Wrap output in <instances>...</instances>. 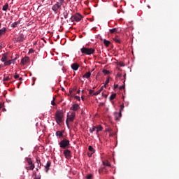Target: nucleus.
<instances>
[{
	"mask_svg": "<svg viewBox=\"0 0 179 179\" xmlns=\"http://www.w3.org/2000/svg\"><path fill=\"white\" fill-rule=\"evenodd\" d=\"M55 117L57 124L60 125L61 123H62V118H64V113H62V110H57Z\"/></svg>",
	"mask_w": 179,
	"mask_h": 179,
	"instance_id": "nucleus-1",
	"label": "nucleus"
},
{
	"mask_svg": "<svg viewBox=\"0 0 179 179\" xmlns=\"http://www.w3.org/2000/svg\"><path fill=\"white\" fill-rule=\"evenodd\" d=\"M62 5H64L62 4V3H60L59 1H57L56 3H55L52 6V10H53L54 13L57 15V13H58V12L61 10Z\"/></svg>",
	"mask_w": 179,
	"mask_h": 179,
	"instance_id": "nucleus-2",
	"label": "nucleus"
},
{
	"mask_svg": "<svg viewBox=\"0 0 179 179\" xmlns=\"http://www.w3.org/2000/svg\"><path fill=\"white\" fill-rule=\"evenodd\" d=\"M82 54H85V55H92V54H94V49L93 48H87L83 47L80 49Z\"/></svg>",
	"mask_w": 179,
	"mask_h": 179,
	"instance_id": "nucleus-3",
	"label": "nucleus"
},
{
	"mask_svg": "<svg viewBox=\"0 0 179 179\" xmlns=\"http://www.w3.org/2000/svg\"><path fill=\"white\" fill-rule=\"evenodd\" d=\"M83 19V16L80 13H76L71 17L70 20L71 22H80Z\"/></svg>",
	"mask_w": 179,
	"mask_h": 179,
	"instance_id": "nucleus-4",
	"label": "nucleus"
},
{
	"mask_svg": "<svg viewBox=\"0 0 179 179\" xmlns=\"http://www.w3.org/2000/svg\"><path fill=\"white\" fill-rule=\"evenodd\" d=\"M69 143H70L69 140L64 138L62 141H61L59 143V145L62 149H66V148L69 146Z\"/></svg>",
	"mask_w": 179,
	"mask_h": 179,
	"instance_id": "nucleus-5",
	"label": "nucleus"
},
{
	"mask_svg": "<svg viewBox=\"0 0 179 179\" xmlns=\"http://www.w3.org/2000/svg\"><path fill=\"white\" fill-rule=\"evenodd\" d=\"M76 115V114L73 112L71 113L70 115H67V119L66 120V125H68V121H69L70 122H73V121L75 120Z\"/></svg>",
	"mask_w": 179,
	"mask_h": 179,
	"instance_id": "nucleus-6",
	"label": "nucleus"
},
{
	"mask_svg": "<svg viewBox=\"0 0 179 179\" xmlns=\"http://www.w3.org/2000/svg\"><path fill=\"white\" fill-rule=\"evenodd\" d=\"M64 155L66 159H71V157H72V155L71 154V150H65L64 151Z\"/></svg>",
	"mask_w": 179,
	"mask_h": 179,
	"instance_id": "nucleus-7",
	"label": "nucleus"
},
{
	"mask_svg": "<svg viewBox=\"0 0 179 179\" xmlns=\"http://www.w3.org/2000/svg\"><path fill=\"white\" fill-rule=\"evenodd\" d=\"M121 28H113L109 30L111 34H114V33H121Z\"/></svg>",
	"mask_w": 179,
	"mask_h": 179,
	"instance_id": "nucleus-8",
	"label": "nucleus"
},
{
	"mask_svg": "<svg viewBox=\"0 0 179 179\" xmlns=\"http://www.w3.org/2000/svg\"><path fill=\"white\" fill-rule=\"evenodd\" d=\"M17 43H22L24 41V35L23 34H21L16 39Z\"/></svg>",
	"mask_w": 179,
	"mask_h": 179,
	"instance_id": "nucleus-9",
	"label": "nucleus"
},
{
	"mask_svg": "<svg viewBox=\"0 0 179 179\" xmlns=\"http://www.w3.org/2000/svg\"><path fill=\"white\" fill-rule=\"evenodd\" d=\"M29 61H30V58H29V57H24L21 59V64H22V65H26Z\"/></svg>",
	"mask_w": 179,
	"mask_h": 179,
	"instance_id": "nucleus-10",
	"label": "nucleus"
},
{
	"mask_svg": "<svg viewBox=\"0 0 179 179\" xmlns=\"http://www.w3.org/2000/svg\"><path fill=\"white\" fill-rule=\"evenodd\" d=\"M45 167V173H48V171L50 170V167H51V162L48 161L46 164L44 166Z\"/></svg>",
	"mask_w": 179,
	"mask_h": 179,
	"instance_id": "nucleus-11",
	"label": "nucleus"
},
{
	"mask_svg": "<svg viewBox=\"0 0 179 179\" xmlns=\"http://www.w3.org/2000/svg\"><path fill=\"white\" fill-rule=\"evenodd\" d=\"M11 64H15V59L6 60L4 62V66H9Z\"/></svg>",
	"mask_w": 179,
	"mask_h": 179,
	"instance_id": "nucleus-12",
	"label": "nucleus"
},
{
	"mask_svg": "<svg viewBox=\"0 0 179 179\" xmlns=\"http://www.w3.org/2000/svg\"><path fill=\"white\" fill-rule=\"evenodd\" d=\"M80 108L79 104L76 103L73 104L70 110H72L73 111H78V109Z\"/></svg>",
	"mask_w": 179,
	"mask_h": 179,
	"instance_id": "nucleus-13",
	"label": "nucleus"
},
{
	"mask_svg": "<svg viewBox=\"0 0 179 179\" xmlns=\"http://www.w3.org/2000/svg\"><path fill=\"white\" fill-rule=\"evenodd\" d=\"M55 135H56L57 138H58V139H59L60 138H62V136H64V131H56Z\"/></svg>",
	"mask_w": 179,
	"mask_h": 179,
	"instance_id": "nucleus-14",
	"label": "nucleus"
},
{
	"mask_svg": "<svg viewBox=\"0 0 179 179\" xmlns=\"http://www.w3.org/2000/svg\"><path fill=\"white\" fill-rule=\"evenodd\" d=\"M7 59H8V52H6L2 55L1 61V62H5Z\"/></svg>",
	"mask_w": 179,
	"mask_h": 179,
	"instance_id": "nucleus-15",
	"label": "nucleus"
},
{
	"mask_svg": "<svg viewBox=\"0 0 179 179\" xmlns=\"http://www.w3.org/2000/svg\"><path fill=\"white\" fill-rule=\"evenodd\" d=\"M71 69H73V71H78V69H79V65L76 63H73L71 64Z\"/></svg>",
	"mask_w": 179,
	"mask_h": 179,
	"instance_id": "nucleus-16",
	"label": "nucleus"
},
{
	"mask_svg": "<svg viewBox=\"0 0 179 179\" xmlns=\"http://www.w3.org/2000/svg\"><path fill=\"white\" fill-rule=\"evenodd\" d=\"M122 110H120V113H115V118L116 121H118V117H117V115H118L119 118H121L122 117V113H121Z\"/></svg>",
	"mask_w": 179,
	"mask_h": 179,
	"instance_id": "nucleus-17",
	"label": "nucleus"
},
{
	"mask_svg": "<svg viewBox=\"0 0 179 179\" xmlns=\"http://www.w3.org/2000/svg\"><path fill=\"white\" fill-rule=\"evenodd\" d=\"M103 166H107V167H111V164L108 160L103 161L102 162Z\"/></svg>",
	"mask_w": 179,
	"mask_h": 179,
	"instance_id": "nucleus-18",
	"label": "nucleus"
},
{
	"mask_svg": "<svg viewBox=\"0 0 179 179\" xmlns=\"http://www.w3.org/2000/svg\"><path fill=\"white\" fill-rule=\"evenodd\" d=\"M34 167H35L34 164H31L29 166H26L25 169L26 170H27V171H29V170H34Z\"/></svg>",
	"mask_w": 179,
	"mask_h": 179,
	"instance_id": "nucleus-19",
	"label": "nucleus"
},
{
	"mask_svg": "<svg viewBox=\"0 0 179 179\" xmlns=\"http://www.w3.org/2000/svg\"><path fill=\"white\" fill-rule=\"evenodd\" d=\"M95 128L96 129V135L99 134V132H100V131H103V127H101V125H98L95 127Z\"/></svg>",
	"mask_w": 179,
	"mask_h": 179,
	"instance_id": "nucleus-20",
	"label": "nucleus"
},
{
	"mask_svg": "<svg viewBox=\"0 0 179 179\" xmlns=\"http://www.w3.org/2000/svg\"><path fill=\"white\" fill-rule=\"evenodd\" d=\"M17 24H20V21H17V22H13V23L11 24V27H13V29H15V27H17Z\"/></svg>",
	"mask_w": 179,
	"mask_h": 179,
	"instance_id": "nucleus-21",
	"label": "nucleus"
},
{
	"mask_svg": "<svg viewBox=\"0 0 179 179\" xmlns=\"http://www.w3.org/2000/svg\"><path fill=\"white\" fill-rule=\"evenodd\" d=\"M91 75H92V73H90V71L87 72L86 73H85L83 75V78H85L86 79H89V78H90Z\"/></svg>",
	"mask_w": 179,
	"mask_h": 179,
	"instance_id": "nucleus-22",
	"label": "nucleus"
},
{
	"mask_svg": "<svg viewBox=\"0 0 179 179\" xmlns=\"http://www.w3.org/2000/svg\"><path fill=\"white\" fill-rule=\"evenodd\" d=\"M25 160L29 164V166H30L31 164H33V161H31V158L26 157Z\"/></svg>",
	"mask_w": 179,
	"mask_h": 179,
	"instance_id": "nucleus-23",
	"label": "nucleus"
},
{
	"mask_svg": "<svg viewBox=\"0 0 179 179\" xmlns=\"http://www.w3.org/2000/svg\"><path fill=\"white\" fill-rule=\"evenodd\" d=\"M6 33V28L3 27V29H0V36L5 34Z\"/></svg>",
	"mask_w": 179,
	"mask_h": 179,
	"instance_id": "nucleus-24",
	"label": "nucleus"
},
{
	"mask_svg": "<svg viewBox=\"0 0 179 179\" xmlns=\"http://www.w3.org/2000/svg\"><path fill=\"white\" fill-rule=\"evenodd\" d=\"M8 8H9V4L6 3L2 8V10H4V12H6L8 10Z\"/></svg>",
	"mask_w": 179,
	"mask_h": 179,
	"instance_id": "nucleus-25",
	"label": "nucleus"
},
{
	"mask_svg": "<svg viewBox=\"0 0 179 179\" xmlns=\"http://www.w3.org/2000/svg\"><path fill=\"white\" fill-rule=\"evenodd\" d=\"M110 41H108L106 39H103V44L106 45V47H108L110 45Z\"/></svg>",
	"mask_w": 179,
	"mask_h": 179,
	"instance_id": "nucleus-26",
	"label": "nucleus"
},
{
	"mask_svg": "<svg viewBox=\"0 0 179 179\" xmlns=\"http://www.w3.org/2000/svg\"><path fill=\"white\" fill-rule=\"evenodd\" d=\"M117 96V94H112L110 97H109V100H110V101L112 100H114L115 99V96Z\"/></svg>",
	"mask_w": 179,
	"mask_h": 179,
	"instance_id": "nucleus-27",
	"label": "nucleus"
},
{
	"mask_svg": "<svg viewBox=\"0 0 179 179\" xmlns=\"http://www.w3.org/2000/svg\"><path fill=\"white\" fill-rule=\"evenodd\" d=\"M69 12H68V11H64V12L63 13V16H64V19H68V15H69Z\"/></svg>",
	"mask_w": 179,
	"mask_h": 179,
	"instance_id": "nucleus-28",
	"label": "nucleus"
},
{
	"mask_svg": "<svg viewBox=\"0 0 179 179\" xmlns=\"http://www.w3.org/2000/svg\"><path fill=\"white\" fill-rule=\"evenodd\" d=\"M88 150H90V152H92V153H94V152H96V150H94V148H93L92 145H89Z\"/></svg>",
	"mask_w": 179,
	"mask_h": 179,
	"instance_id": "nucleus-29",
	"label": "nucleus"
},
{
	"mask_svg": "<svg viewBox=\"0 0 179 179\" xmlns=\"http://www.w3.org/2000/svg\"><path fill=\"white\" fill-rule=\"evenodd\" d=\"M103 73H104V75H109L110 74V71L107 69H103L102 71Z\"/></svg>",
	"mask_w": 179,
	"mask_h": 179,
	"instance_id": "nucleus-30",
	"label": "nucleus"
},
{
	"mask_svg": "<svg viewBox=\"0 0 179 179\" xmlns=\"http://www.w3.org/2000/svg\"><path fill=\"white\" fill-rule=\"evenodd\" d=\"M100 93H101V90H99L96 92H94L93 96H97V95L100 94Z\"/></svg>",
	"mask_w": 179,
	"mask_h": 179,
	"instance_id": "nucleus-31",
	"label": "nucleus"
},
{
	"mask_svg": "<svg viewBox=\"0 0 179 179\" xmlns=\"http://www.w3.org/2000/svg\"><path fill=\"white\" fill-rule=\"evenodd\" d=\"M36 163L38 164V167H41V162L40 161V159H36Z\"/></svg>",
	"mask_w": 179,
	"mask_h": 179,
	"instance_id": "nucleus-32",
	"label": "nucleus"
},
{
	"mask_svg": "<svg viewBox=\"0 0 179 179\" xmlns=\"http://www.w3.org/2000/svg\"><path fill=\"white\" fill-rule=\"evenodd\" d=\"M94 131H96V127H93L92 128L90 129V132L91 134H93V132H94Z\"/></svg>",
	"mask_w": 179,
	"mask_h": 179,
	"instance_id": "nucleus-33",
	"label": "nucleus"
},
{
	"mask_svg": "<svg viewBox=\"0 0 179 179\" xmlns=\"http://www.w3.org/2000/svg\"><path fill=\"white\" fill-rule=\"evenodd\" d=\"M3 80V82H8V80H10V78H9V77H4Z\"/></svg>",
	"mask_w": 179,
	"mask_h": 179,
	"instance_id": "nucleus-34",
	"label": "nucleus"
},
{
	"mask_svg": "<svg viewBox=\"0 0 179 179\" xmlns=\"http://www.w3.org/2000/svg\"><path fill=\"white\" fill-rule=\"evenodd\" d=\"M113 40L115 41V43H118L119 44L121 43V41L118 39V38H115Z\"/></svg>",
	"mask_w": 179,
	"mask_h": 179,
	"instance_id": "nucleus-35",
	"label": "nucleus"
},
{
	"mask_svg": "<svg viewBox=\"0 0 179 179\" xmlns=\"http://www.w3.org/2000/svg\"><path fill=\"white\" fill-rule=\"evenodd\" d=\"M108 83H110V78H107L105 81V85H108Z\"/></svg>",
	"mask_w": 179,
	"mask_h": 179,
	"instance_id": "nucleus-36",
	"label": "nucleus"
},
{
	"mask_svg": "<svg viewBox=\"0 0 179 179\" xmlns=\"http://www.w3.org/2000/svg\"><path fill=\"white\" fill-rule=\"evenodd\" d=\"M52 106H55V98H53L52 101H51Z\"/></svg>",
	"mask_w": 179,
	"mask_h": 179,
	"instance_id": "nucleus-37",
	"label": "nucleus"
},
{
	"mask_svg": "<svg viewBox=\"0 0 179 179\" xmlns=\"http://www.w3.org/2000/svg\"><path fill=\"white\" fill-rule=\"evenodd\" d=\"M19 78V74H17V73H15V75H14V78L15 79H18Z\"/></svg>",
	"mask_w": 179,
	"mask_h": 179,
	"instance_id": "nucleus-38",
	"label": "nucleus"
},
{
	"mask_svg": "<svg viewBox=\"0 0 179 179\" xmlns=\"http://www.w3.org/2000/svg\"><path fill=\"white\" fill-rule=\"evenodd\" d=\"M94 90H89L90 94H91V95H92V96H93V94H94Z\"/></svg>",
	"mask_w": 179,
	"mask_h": 179,
	"instance_id": "nucleus-39",
	"label": "nucleus"
},
{
	"mask_svg": "<svg viewBox=\"0 0 179 179\" xmlns=\"http://www.w3.org/2000/svg\"><path fill=\"white\" fill-rule=\"evenodd\" d=\"M92 174H88V175H87L86 178L90 179V178H92Z\"/></svg>",
	"mask_w": 179,
	"mask_h": 179,
	"instance_id": "nucleus-40",
	"label": "nucleus"
},
{
	"mask_svg": "<svg viewBox=\"0 0 179 179\" xmlns=\"http://www.w3.org/2000/svg\"><path fill=\"white\" fill-rule=\"evenodd\" d=\"M92 155H93V152L92 153H90V152L87 153L88 157H92Z\"/></svg>",
	"mask_w": 179,
	"mask_h": 179,
	"instance_id": "nucleus-41",
	"label": "nucleus"
},
{
	"mask_svg": "<svg viewBox=\"0 0 179 179\" xmlns=\"http://www.w3.org/2000/svg\"><path fill=\"white\" fill-rule=\"evenodd\" d=\"M120 110H121V111H122L124 110V104H122L120 106Z\"/></svg>",
	"mask_w": 179,
	"mask_h": 179,
	"instance_id": "nucleus-42",
	"label": "nucleus"
},
{
	"mask_svg": "<svg viewBox=\"0 0 179 179\" xmlns=\"http://www.w3.org/2000/svg\"><path fill=\"white\" fill-rule=\"evenodd\" d=\"M65 1V0H59V2H60V3L64 4V2Z\"/></svg>",
	"mask_w": 179,
	"mask_h": 179,
	"instance_id": "nucleus-43",
	"label": "nucleus"
},
{
	"mask_svg": "<svg viewBox=\"0 0 179 179\" xmlns=\"http://www.w3.org/2000/svg\"><path fill=\"white\" fill-rule=\"evenodd\" d=\"M103 170H104L105 174H108V170H107V169H103Z\"/></svg>",
	"mask_w": 179,
	"mask_h": 179,
	"instance_id": "nucleus-44",
	"label": "nucleus"
},
{
	"mask_svg": "<svg viewBox=\"0 0 179 179\" xmlns=\"http://www.w3.org/2000/svg\"><path fill=\"white\" fill-rule=\"evenodd\" d=\"M1 107H3V103H0V109L1 108Z\"/></svg>",
	"mask_w": 179,
	"mask_h": 179,
	"instance_id": "nucleus-45",
	"label": "nucleus"
},
{
	"mask_svg": "<svg viewBox=\"0 0 179 179\" xmlns=\"http://www.w3.org/2000/svg\"><path fill=\"white\" fill-rule=\"evenodd\" d=\"M101 170H106V166L101 167Z\"/></svg>",
	"mask_w": 179,
	"mask_h": 179,
	"instance_id": "nucleus-46",
	"label": "nucleus"
},
{
	"mask_svg": "<svg viewBox=\"0 0 179 179\" xmlns=\"http://www.w3.org/2000/svg\"><path fill=\"white\" fill-rule=\"evenodd\" d=\"M124 86H121L120 87V89H124Z\"/></svg>",
	"mask_w": 179,
	"mask_h": 179,
	"instance_id": "nucleus-47",
	"label": "nucleus"
},
{
	"mask_svg": "<svg viewBox=\"0 0 179 179\" xmlns=\"http://www.w3.org/2000/svg\"><path fill=\"white\" fill-rule=\"evenodd\" d=\"M115 88L118 87V85H115Z\"/></svg>",
	"mask_w": 179,
	"mask_h": 179,
	"instance_id": "nucleus-48",
	"label": "nucleus"
},
{
	"mask_svg": "<svg viewBox=\"0 0 179 179\" xmlns=\"http://www.w3.org/2000/svg\"><path fill=\"white\" fill-rule=\"evenodd\" d=\"M99 90H101V92L103 90V87H101Z\"/></svg>",
	"mask_w": 179,
	"mask_h": 179,
	"instance_id": "nucleus-49",
	"label": "nucleus"
},
{
	"mask_svg": "<svg viewBox=\"0 0 179 179\" xmlns=\"http://www.w3.org/2000/svg\"><path fill=\"white\" fill-rule=\"evenodd\" d=\"M23 78H19V80H22Z\"/></svg>",
	"mask_w": 179,
	"mask_h": 179,
	"instance_id": "nucleus-50",
	"label": "nucleus"
},
{
	"mask_svg": "<svg viewBox=\"0 0 179 179\" xmlns=\"http://www.w3.org/2000/svg\"><path fill=\"white\" fill-rule=\"evenodd\" d=\"M3 111H6V108H3Z\"/></svg>",
	"mask_w": 179,
	"mask_h": 179,
	"instance_id": "nucleus-51",
	"label": "nucleus"
},
{
	"mask_svg": "<svg viewBox=\"0 0 179 179\" xmlns=\"http://www.w3.org/2000/svg\"><path fill=\"white\" fill-rule=\"evenodd\" d=\"M31 51H33V50L30 49V50H29V52H31Z\"/></svg>",
	"mask_w": 179,
	"mask_h": 179,
	"instance_id": "nucleus-52",
	"label": "nucleus"
},
{
	"mask_svg": "<svg viewBox=\"0 0 179 179\" xmlns=\"http://www.w3.org/2000/svg\"><path fill=\"white\" fill-rule=\"evenodd\" d=\"M77 93H78V94L80 93V90H78V91L77 92Z\"/></svg>",
	"mask_w": 179,
	"mask_h": 179,
	"instance_id": "nucleus-53",
	"label": "nucleus"
},
{
	"mask_svg": "<svg viewBox=\"0 0 179 179\" xmlns=\"http://www.w3.org/2000/svg\"><path fill=\"white\" fill-rule=\"evenodd\" d=\"M99 174H101V171L99 170Z\"/></svg>",
	"mask_w": 179,
	"mask_h": 179,
	"instance_id": "nucleus-54",
	"label": "nucleus"
},
{
	"mask_svg": "<svg viewBox=\"0 0 179 179\" xmlns=\"http://www.w3.org/2000/svg\"><path fill=\"white\" fill-rule=\"evenodd\" d=\"M1 68H2V65L0 64V70H1Z\"/></svg>",
	"mask_w": 179,
	"mask_h": 179,
	"instance_id": "nucleus-55",
	"label": "nucleus"
},
{
	"mask_svg": "<svg viewBox=\"0 0 179 179\" xmlns=\"http://www.w3.org/2000/svg\"><path fill=\"white\" fill-rule=\"evenodd\" d=\"M1 48H2V45H0V50H1Z\"/></svg>",
	"mask_w": 179,
	"mask_h": 179,
	"instance_id": "nucleus-56",
	"label": "nucleus"
},
{
	"mask_svg": "<svg viewBox=\"0 0 179 179\" xmlns=\"http://www.w3.org/2000/svg\"><path fill=\"white\" fill-rule=\"evenodd\" d=\"M81 99H82V100H84V98H83V96H82V97H81Z\"/></svg>",
	"mask_w": 179,
	"mask_h": 179,
	"instance_id": "nucleus-57",
	"label": "nucleus"
},
{
	"mask_svg": "<svg viewBox=\"0 0 179 179\" xmlns=\"http://www.w3.org/2000/svg\"><path fill=\"white\" fill-rule=\"evenodd\" d=\"M77 0H74V2H76Z\"/></svg>",
	"mask_w": 179,
	"mask_h": 179,
	"instance_id": "nucleus-58",
	"label": "nucleus"
},
{
	"mask_svg": "<svg viewBox=\"0 0 179 179\" xmlns=\"http://www.w3.org/2000/svg\"><path fill=\"white\" fill-rule=\"evenodd\" d=\"M21 150H23V148H21Z\"/></svg>",
	"mask_w": 179,
	"mask_h": 179,
	"instance_id": "nucleus-59",
	"label": "nucleus"
},
{
	"mask_svg": "<svg viewBox=\"0 0 179 179\" xmlns=\"http://www.w3.org/2000/svg\"><path fill=\"white\" fill-rule=\"evenodd\" d=\"M14 59H15V61H16V58H15Z\"/></svg>",
	"mask_w": 179,
	"mask_h": 179,
	"instance_id": "nucleus-60",
	"label": "nucleus"
},
{
	"mask_svg": "<svg viewBox=\"0 0 179 179\" xmlns=\"http://www.w3.org/2000/svg\"><path fill=\"white\" fill-rule=\"evenodd\" d=\"M0 28H1V24H0Z\"/></svg>",
	"mask_w": 179,
	"mask_h": 179,
	"instance_id": "nucleus-61",
	"label": "nucleus"
}]
</instances>
